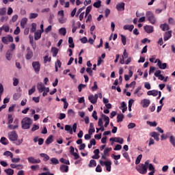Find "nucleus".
Masks as SVG:
<instances>
[{"label":"nucleus","mask_w":175,"mask_h":175,"mask_svg":"<svg viewBox=\"0 0 175 175\" xmlns=\"http://www.w3.org/2000/svg\"><path fill=\"white\" fill-rule=\"evenodd\" d=\"M53 142V135H49V137L46 139L45 141L46 144H51V142Z\"/></svg>","instance_id":"42"},{"label":"nucleus","mask_w":175,"mask_h":175,"mask_svg":"<svg viewBox=\"0 0 175 175\" xmlns=\"http://www.w3.org/2000/svg\"><path fill=\"white\" fill-rule=\"evenodd\" d=\"M96 114H97L96 111H94L92 115V117H93V118H94L96 121L98 120V116Z\"/></svg>","instance_id":"59"},{"label":"nucleus","mask_w":175,"mask_h":175,"mask_svg":"<svg viewBox=\"0 0 175 175\" xmlns=\"http://www.w3.org/2000/svg\"><path fill=\"white\" fill-rule=\"evenodd\" d=\"M59 162H61V163H64V165H70V162L69 161V160H66L64 158H61L59 159Z\"/></svg>","instance_id":"35"},{"label":"nucleus","mask_w":175,"mask_h":175,"mask_svg":"<svg viewBox=\"0 0 175 175\" xmlns=\"http://www.w3.org/2000/svg\"><path fill=\"white\" fill-rule=\"evenodd\" d=\"M122 43L124 46L126 44V37L122 34L120 35Z\"/></svg>","instance_id":"40"},{"label":"nucleus","mask_w":175,"mask_h":175,"mask_svg":"<svg viewBox=\"0 0 175 175\" xmlns=\"http://www.w3.org/2000/svg\"><path fill=\"white\" fill-rule=\"evenodd\" d=\"M12 55H13L12 51H8L6 53V59H8V61H10L12 59Z\"/></svg>","instance_id":"36"},{"label":"nucleus","mask_w":175,"mask_h":175,"mask_svg":"<svg viewBox=\"0 0 175 175\" xmlns=\"http://www.w3.org/2000/svg\"><path fill=\"white\" fill-rule=\"evenodd\" d=\"M51 29H52V27H51V25H49V26H48V27L45 29V32H46V33H49V32H51Z\"/></svg>","instance_id":"64"},{"label":"nucleus","mask_w":175,"mask_h":175,"mask_svg":"<svg viewBox=\"0 0 175 175\" xmlns=\"http://www.w3.org/2000/svg\"><path fill=\"white\" fill-rule=\"evenodd\" d=\"M93 6L96 9H99V8L102 6V1L98 0V1L94 3Z\"/></svg>","instance_id":"33"},{"label":"nucleus","mask_w":175,"mask_h":175,"mask_svg":"<svg viewBox=\"0 0 175 175\" xmlns=\"http://www.w3.org/2000/svg\"><path fill=\"white\" fill-rule=\"evenodd\" d=\"M150 136L153 137L157 142H159V133L154 131L150 133Z\"/></svg>","instance_id":"15"},{"label":"nucleus","mask_w":175,"mask_h":175,"mask_svg":"<svg viewBox=\"0 0 175 175\" xmlns=\"http://www.w3.org/2000/svg\"><path fill=\"white\" fill-rule=\"evenodd\" d=\"M58 118H59V120H64V119L66 118V114L61 113H59V116Z\"/></svg>","instance_id":"56"},{"label":"nucleus","mask_w":175,"mask_h":175,"mask_svg":"<svg viewBox=\"0 0 175 175\" xmlns=\"http://www.w3.org/2000/svg\"><path fill=\"white\" fill-rule=\"evenodd\" d=\"M168 23L169 24H171V25H174L175 24L174 19H173V18H169Z\"/></svg>","instance_id":"62"},{"label":"nucleus","mask_w":175,"mask_h":175,"mask_svg":"<svg viewBox=\"0 0 175 175\" xmlns=\"http://www.w3.org/2000/svg\"><path fill=\"white\" fill-rule=\"evenodd\" d=\"M59 35H62V36H65L66 35V29L65 27H62L59 29Z\"/></svg>","instance_id":"29"},{"label":"nucleus","mask_w":175,"mask_h":175,"mask_svg":"<svg viewBox=\"0 0 175 175\" xmlns=\"http://www.w3.org/2000/svg\"><path fill=\"white\" fill-rule=\"evenodd\" d=\"M77 129V123L73 124L72 129V126H70V125L66 124L65 126V131H66L67 132H69L70 135H73V132L76 133Z\"/></svg>","instance_id":"4"},{"label":"nucleus","mask_w":175,"mask_h":175,"mask_svg":"<svg viewBox=\"0 0 175 175\" xmlns=\"http://www.w3.org/2000/svg\"><path fill=\"white\" fill-rule=\"evenodd\" d=\"M123 157L124 158H125L126 159V161H130V158H129V154H128V152H123Z\"/></svg>","instance_id":"52"},{"label":"nucleus","mask_w":175,"mask_h":175,"mask_svg":"<svg viewBox=\"0 0 175 175\" xmlns=\"http://www.w3.org/2000/svg\"><path fill=\"white\" fill-rule=\"evenodd\" d=\"M42 32L41 31H36L34 33V39L36 40H39V39H40V38H42Z\"/></svg>","instance_id":"24"},{"label":"nucleus","mask_w":175,"mask_h":175,"mask_svg":"<svg viewBox=\"0 0 175 175\" xmlns=\"http://www.w3.org/2000/svg\"><path fill=\"white\" fill-rule=\"evenodd\" d=\"M59 170L62 173H68V172H69V166L62 165H60Z\"/></svg>","instance_id":"17"},{"label":"nucleus","mask_w":175,"mask_h":175,"mask_svg":"<svg viewBox=\"0 0 175 175\" xmlns=\"http://www.w3.org/2000/svg\"><path fill=\"white\" fill-rule=\"evenodd\" d=\"M116 143H119L120 144H122L124 143V139L121 137H115Z\"/></svg>","instance_id":"41"},{"label":"nucleus","mask_w":175,"mask_h":175,"mask_svg":"<svg viewBox=\"0 0 175 175\" xmlns=\"http://www.w3.org/2000/svg\"><path fill=\"white\" fill-rule=\"evenodd\" d=\"M39 129V125L33 124V127L31 128V132H35V131H38Z\"/></svg>","instance_id":"53"},{"label":"nucleus","mask_w":175,"mask_h":175,"mask_svg":"<svg viewBox=\"0 0 175 175\" xmlns=\"http://www.w3.org/2000/svg\"><path fill=\"white\" fill-rule=\"evenodd\" d=\"M6 14V8H0V16H5Z\"/></svg>","instance_id":"48"},{"label":"nucleus","mask_w":175,"mask_h":175,"mask_svg":"<svg viewBox=\"0 0 175 175\" xmlns=\"http://www.w3.org/2000/svg\"><path fill=\"white\" fill-rule=\"evenodd\" d=\"M147 124H148V125H150V126H157V122L148 121Z\"/></svg>","instance_id":"55"},{"label":"nucleus","mask_w":175,"mask_h":175,"mask_svg":"<svg viewBox=\"0 0 175 175\" xmlns=\"http://www.w3.org/2000/svg\"><path fill=\"white\" fill-rule=\"evenodd\" d=\"M159 94V96H158V99H159V98H161V96H162V94L161 93V92H158L157 90H150L147 92V95L148 96H157Z\"/></svg>","instance_id":"8"},{"label":"nucleus","mask_w":175,"mask_h":175,"mask_svg":"<svg viewBox=\"0 0 175 175\" xmlns=\"http://www.w3.org/2000/svg\"><path fill=\"white\" fill-rule=\"evenodd\" d=\"M58 21L59 24H65L66 23V19L62 16L58 19Z\"/></svg>","instance_id":"50"},{"label":"nucleus","mask_w":175,"mask_h":175,"mask_svg":"<svg viewBox=\"0 0 175 175\" xmlns=\"http://www.w3.org/2000/svg\"><path fill=\"white\" fill-rule=\"evenodd\" d=\"M148 167L150 172H155V167H154V165H152V163L148 164Z\"/></svg>","instance_id":"51"},{"label":"nucleus","mask_w":175,"mask_h":175,"mask_svg":"<svg viewBox=\"0 0 175 175\" xmlns=\"http://www.w3.org/2000/svg\"><path fill=\"white\" fill-rule=\"evenodd\" d=\"M92 10V5H89L88 7L86 8L85 17H87V16L90 14V12H91Z\"/></svg>","instance_id":"37"},{"label":"nucleus","mask_w":175,"mask_h":175,"mask_svg":"<svg viewBox=\"0 0 175 175\" xmlns=\"http://www.w3.org/2000/svg\"><path fill=\"white\" fill-rule=\"evenodd\" d=\"M0 143H1V144L3 146H8V144H9V140H8L6 137H2L0 139Z\"/></svg>","instance_id":"21"},{"label":"nucleus","mask_w":175,"mask_h":175,"mask_svg":"<svg viewBox=\"0 0 175 175\" xmlns=\"http://www.w3.org/2000/svg\"><path fill=\"white\" fill-rule=\"evenodd\" d=\"M101 117L104 118V121H105V122H110V118H109V116H107L105 114H102Z\"/></svg>","instance_id":"49"},{"label":"nucleus","mask_w":175,"mask_h":175,"mask_svg":"<svg viewBox=\"0 0 175 175\" xmlns=\"http://www.w3.org/2000/svg\"><path fill=\"white\" fill-rule=\"evenodd\" d=\"M21 98V89H18L16 90V93H15L13 96L14 100H17Z\"/></svg>","instance_id":"11"},{"label":"nucleus","mask_w":175,"mask_h":175,"mask_svg":"<svg viewBox=\"0 0 175 175\" xmlns=\"http://www.w3.org/2000/svg\"><path fill=\"white\" fill-rule=\"evenodd\" d=\"M95 166H96V161H95L94 159L90 160V163L88 164V167H94Z\"/></svg>","instance_id":"34"},{"label":"nucleus","mask_w":175,"mask_h":175,"mask_svg":"<svg viewBox=\"0 0 175 175\" xmlns=\"http://www.w3.org/2000/svg\"><path fill=\"white\" fill-rule=\"evenodd\" d=\"M150 161L148 160L145 161L144 163H140L136 166L135 169L137 172H139L140 174H147V169H148V165Z\"/></svg>","instance_id":"1"},{"label":"nucleus","mask_w":175,"mask_h":175,"mask_svg":"<svg viewBox=\"0 0 175 175\" xmlns=\"http://www.w3.org/2000/svg\"><path fill=\"white\" fill-rule=\"evenodd\" d=\"M116 8L118 12H122L125 10V3L121 2L117 4Z\"/></svg>","instance_id":"10"},{"label":"nucleus","mask_w":175,"mask_h":175,"mask_svg":"<svg viewBox=\"0 0 175 175\" xmlns=\"http://www.w3.org/2000/svg\"><path fill=\"white\" fill-rule=\"evenodd\" d=\"M112 148H106L103 150V154H101V158L102 159H104V161H106L107 159V157H109V153L110 151H111Z\"/></svg>","instance_id":"6"},{"label":"nucleus","mask_w":175,"mask_h":175,"mask_svg":"<svg viewBox=\"0 0 175 175\" xmlns=\"http://www.w3.org/2000/svg\"><path fill=\"white\" fill-rule=\"evenodd\" d=\"M68 114L70 116V117H75V111H73L72 109H68Z\"/></svg>","instance_id":"47"},{"label":"nucleus","mask_w":175,"mask_h":175,"mask_svg":"<svg viewBox=\"0 0 175 175\" xmlns=\"http://www.w3.org/2000/svg\"><path fill=\"white\" fill-rule=\"evenodd\" d=\"M142 158H143V155L142 154H139L135 160V165H139V163H140V161H142Z\"/></svg>","instance_id":"38"},{"label":"nucleus","mask_w":175,"mask_h":175,"mask_svg":"<svg viewBox=\"0 0 175 175\" xmlns=\"http://www.w3.org/2000/svg\"><path fill=\"white\" fill-rule=\"evenodd\" d=\"M8 139L11 142H17V139H18V135L16 131H13L8 133Z\"/></svg>","instance_id":"5"},{"label":"nucleus","mask_w":175,"mask_h":175,"mask_svg":"<svg viewBox=\"0 0 175 175\" xmlns=\"http://www.w3.org/2000/svg\"><path fill=\"white\" fill-rule=\"evenodd\" d=\"M50 161V165H58V163H59V161H58V159L55 157L51 158Z\"/></svg>","instance_id":"27"},{"label":"nucleus","mask_w":175,"mask_h":175,"mask_svg":"<svg viewBox=\"0 0 175 175\" xmlns=\"http://www.w3.org/2000/svg\"><path fill=\"white\" fill-rule=\"evenodd\" d=\"M27 161L29 163H40V159H36L33 157H28Z\"/></svg>","instance_id":"13"},{"label":"nucleus","mask_w":175,"mask_h":175,"mask_svg":"<svg viewBox=\"0 0 175 175\" xmlns=\"http://www.w3.org/2000/svg\"><path fill=\"white\" fill-rule=\"evenodd\" d=\"M20 32H21L20 27H16V29L14 31V35H18V33H20Z\"/></svg>","instance_id":"61"},{"label":"nucleus","mask_w":175,"mask_h":175,"mask_svg":"<svg viewBox=\"0 0 175 175\" xmlns=\"http://www.w3.org/2000/svg\"><path fill=\"white\" fill-rule=\"evenodd\" d=\"M1 41L3 42V43H4V44H8L9 43L8 37H2Z\"/></svg>","instance_id":"54"},{"label":"nucleus","mask_w":175,"mask_h":175,"mask_svg":"<svg viewBox=\"0 0 175 175\" xmlns=\"http://www.w3.org/2000/svg\"><path fill=\"white\" fill-rule=\"evenodd\" d=\"M53 20H54V14H51L49 19V24H53Z\"/></svg>","instance_id":"58"},{"label":"nucleus","mask_w":175,"mask_h":175,"mask_svg":"<svg viewBox=\"0 0 175 175\" xmlns=\"http://www.w3.org/2000/svg\"><path fill=\"white\" fill-rule=\"evenodd\" d=\"M86 72L89 74L90 76H92V69L91 68H87Z\"/></svg>","instance_id":"63"},{"label":"nucleus","mask_w":175,"mask_h":175,"mask_svg":"<svg viewBox=\"0 0 175 175\" xmlns=\"http://www.w3.org/2000/svg\"><path fill=\"white\" fill-rule=\"evenodd\" d=\"M88 100H90V102L91 103H92L93 105H95V103H96V102H98V100H96V98H95V97L94 96V95H90L88 96Z\"/></svg>","instance_id":"20"},{"label":"nucleus","mask_w":175,"mask_h":175,"mask_svg":"<svg viewBox=\"0 0 175 175\" xmlns=\"http://www.w3.org/2000/svg\"><path fill=\"white\" fill-rule=\"evenodd\" d=\"M170 143L175 148V138L174 136L171 135L170 137Z\"/></svg>","instance_id":"39"},{"label":"nucleus","mask_w":175,"mask_h":175,"mask_svg":"<svg viewBox=\"0 0 175 175\" xmlns=\"http://www.w3.org/2000/svg\"><path fill=\"white\" fill-rule=\"evenodd\" d=\"M8 124H13V116L12 114H8Z\"/></svg>","instance_id":"45"},{"label":"nucleus","mask_w":175,"mask_h":175,"mask_svg":"<svg viewBox=\"0 0 175 175\" xmlns=\"http://www.w3.org/2000/svg\"><path fill=\"white\" fill-rule=\"evenodd\" d=\"M38 16H39V14H38V13H30L29 18H30V20L32 18H36L38 17Z\"/></svg>","instance_id":"46"},{"label":"nucleus","mask_w":175,"mask_h":175,"mask_svg":"<svg viewBox=\"0 0 175 175\" xmlns=\"http://www.w3.org/2000/svg\"><path fill=\"white\" fill-rule=\"evenodd\" d=\"M51 53H53V57H57L58 54V49H57L56 47H52Z\"/></svg>","instance_id":"30"},{"label":"nucleus","mask_w":175,"mask_h":175,"mask_svg":"<svg viewBox=\"0 0 175 175\" xmlns=\"http://www.w3.org/2000/svg\"><path fill=\"white\" fill-rule=\"evenodd\" d=\"M150 101L148 99H144L142 100V107H148L150 106Z\"/></svg>","instance_id":"18"},{"label":"nucleus","mask_w":175,"mask_h":175,"mask_svg":"<svg viewBox=\"0 0 175 175\" xmlns=\"http://www.w3.org/2000/svg\"><path fill=\"white\" fill-rule=\"evenodd\" d=\"M136 126V124L135 123H129L128 125V129H133Z\"/></svg>","instance_id":"57"},{"label":"nucleus","mask_w":175,"mask_h":175,"mask_svg":"<svg viewBox=\"0 0 175 175\" xmlns=\"http://www.w3.org/2000/svg\"><path fill=\"white\" fill-rule=\"evenodd\" d=\"M27 55H26V59H31V58H32V57H33V53L32 52V51H31V49H29V47L27 48Z\"/></svg>","instance_id":"14"},{"label":"nucleus","mask_w":175,"mask_h":175,"mask_svg":"<svg viewBox=\"0 0 175 175\" xmlns=\"http://www.w3.org/2000/svg\"><path fill=\"white\" fill-rule=\"evenodd\" d=\"M105 166L107 172H111V161H106Z\"/></svg>","instance_id":"25"},{"label":"nucleus","mask_w":175,"mask_h":175,"mask_svg":"<svg viewBox=\"0 0 175 175\" xmlns=\"http://www.w3.org/2000/svg\"><path fill=\"white\" fill-rule=\"evenodd\" d=\"M28 22V18H23L21 21V28H25V25H27V23Z\"/></svg>","instance_id":"22"},{"label":"nucleus","mask_w":175,"mask_h":175,"mask_svg":"<svg viewBox=\"0 0 175 175\" xmlns=\"http://www.w3.org/2000/svg\"><path fill=\"white\" fill-rule=\"evenodd\" d=\"M133 28H135V26L133 25H126L123 27V29H124V31H130V32H132V31H133Z\"/></svg>","instance_id":"19"},{"label":"nucleus","mask_w":175,"mask_h":175,"mask_svg":"<svg viewBox=\"0 0 175 175\" xmlns=\"http://www.w3.org/2000/svg\"><path fill=\"white\" fill-rule=\"evenodd\" d=\"M80 41L81 43L85 44L87 42H88V39H87V37H83L82 38H80Z\"/></svg>","instance_id":"60"},{"label":"nucleus","mask_w":175,"mask_h":175,"mask_svg":"<svg viewBox=\"0 0 175 175\" xmlns=\"http://www.w3.org/2000/svg\"><path fill=\"white\" fill-rule=\"evenodd\" d=\"M68 43L70 49H75V43L73 42V38H68Z\"/></svg>","instance_id":"26"},{"label":"nucleus","mask_w":175,"mask_h":175,"mask_svg":"<svg viewBox=\"0 0 175 175\" xmlns=\"http://www.w3.org/2000/svg\"><path fill=\"white\" fill-rule=\"evenodd\" d=\"M3 155L5 157H10L11 158H13V153L10 151L7 150V151L4 152Z\"/></svg>","instance_id":"43"},{"label":"nucleus","mask_w":175,"mask_h":175,"mask_svg":"<svg viewBox=\"0 0 175 175\" xmlns=\"http://www.w3.org/2000/svg\"><path fill=\"white\" fill-rule=\"evenodd\" d=\"M154 62L155 64L157 62V66L159 68V69H166V68H167V64L162 63L159 59H157Z\"/></svg>","instance_id":"9"},{"label":"nucleus","mask_w":175,"mask_h":175,"mask_svg":"<svg viewBox=\"0 0 175 175\" xmlns=\"http://www.w3.org/2000/svg\"><path fill=\"white\" fill-rule=\"evenodd\" d=\"M40 157H42V158H44L43 160L44 162H47V161H49V159H50V156L47 154L40 153Z\"/></svg>","instance_id":"23"},{"label":"nucleus","mask_w":175,"mask_h":175,"mask_svg":"<svg viewBox=\"0 0 175 175\" xmlns=\"http://www.w3.org/2000/svg\"><path fill=\"white\" fill-rule=\"evenodd\" d=\"M144 29L147 33H152L154 32V27L150 25L144 26Z\"/></svg>","instance_id":"12"},{"label":"nucleus","mask_w":175,"mask_h":175,"mask_svg":"<svg viewBox=\"0 0 175 175\" xmlns=\"http://www.w3.org/2000/svg\"><path fill=\"white\" fill-rule=\"evenodd\" d=\"M32 119L31 118L25 117L21 121L22 129H29L32 125Z\"/></svg>","instance_id":"2"},{"label":"nucleus","mask_w":175,"mask_h":175,"mask_svg":"<svg viewBox=\"0 0 175 175\" xmlns=\"http://www.w3.org/2000/svg\"><path fill=\"white\" fill-rule=\"evenodd\" d=\"M31 32L33 33V32H36V23H33L31 24Z\"/></svg>","instance_id":"44"},{"label":"nucleus","mask_w":175,"mask_h":175,"mask_svg":"<svg viewBox=\"0 0 175 175\" xmlns=\"http://www.w3.org/2000/svg\"><path fill=\"white\" fill-rule=\"evenodd\" d=\"M160 28H161L162 31H169V25L166 23L161 25Z\"/></svg>","instance_id":"31"},{"label":"nucleus","mask_w":175,"mask_h":175,"mask_svg":"<svg viewBox=\"0 0 175 175\" xmlns=\"http://www.w3.org/2000/svg\"><path fill=\"white\" fill-rule=\"evenodd\" d=\"M5 173H6L7 175H14V170L11 169V168H8L4 170Z\"/></svg>","instance_id":"28"},{"label":"nucleus","mask_w":175,"mask_h":175,"mask_svg":"<svg viewBox=\"0 0 175 175\" xmlns=\"http://www.w3.org/2000/svg\"><path fill=\"white\" fill-rule=\"evenodd\" d=\"M172 38V31H169L165 33L164 37H163V40L165 42L169 40Z\"/></svg>","instance_id":"16"},{"label":"nucleus","mask_w":175,"mask_h":175,"mask_svg":"<svg viewBox=\"0 0 175 175\" xmlns=\"http://www.w3.org/2000/svg\"><path fill=\"white\" fill-rule=\"evenodd\" d=\"M32 67L36 73H39V72H40V63H39V62H33Z\"/></svg>","instance_id":"7"},{"label":"nucleus","mask_w":175,"mask_h":175,"mask_svg":"<svg viewBox=\"0 0 175 175\" xmlns=\"http://www.w3.org/2000/svg\"><path fill=\"white\" fill-rule=\"evenodd\" d=\"M124 118V114L122 113L118 114L117 116V122H122Z\"/></svg>","instance_id":"32"},{"label":"nucleus","mask_w":175,"mask_h":175,"mask_svg":"<svg viewBox=\"0 0 175 175\" xmlns=\"http://www.w3.org/2000/svg\"><path fill=\"white\" fill-rule=\"evenodd\" d=\"M146 17L148 21L150 23V24H155L157 23V18H155V16H154V13L151 12V11H148L146 12Z\"/></svg>","instance_id":"3"}]
</instances>
